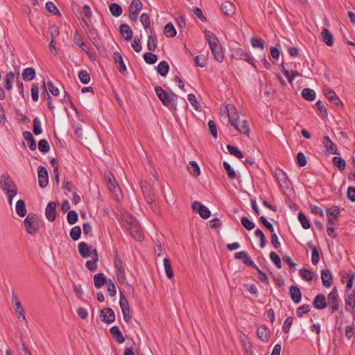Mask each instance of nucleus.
I'll use <instances>...</instances> for the list:
<instances>
[{"label": "nucleus", "mask_w": 355, "mask_h": 355, "mask_svg": "<svg viewBox=\"0 0 355 355\" xmlns=\"http://www.w3.org/2000/svg\"><path fill=\"white\" fill-rule=\"evenodd\" d=\"M105 178L107 181L109 189L112 192H115L117 187V182L115 180L113 174L110 172L106 173Z\"/></svg>", "instance_id": "nucleus-29"}, {"label": "nucleus", "mask_w": 355, "mask_h": 355, "mask_svg": "<svg viewBox=\"0 0 355 355\" xmlns=\"http://www.w3.org/2000/svg\"><path fill=\"white\" fill-rule=\"evenodd\" d=\"M164 266L165 268V272L168 279H171L173 277V271L171 267V260L168 258L164 259Z\"/></svg>", "instance_id": "nucleus-44"}, {"label": "nucleus", "mask_w": 355, "mask_h": 355, "mask_svg": "<svg viewBox=\"0 0 355 355\" xmlns=\"http://www.w3.org/2000/svg\"><path fill=\"white\" fill-rule=\"evenodd\" d=\"M110 332L112 334L113 338L118 343H123L125 341V338L119 329V328L117 326H113L110 328Z\"/></svg>", "instance_id": "nucleus-27"}, {"label": "nucleus", "mask_w": 355, "mask_h": 355, "mask_svg": "<svg viewBox=\"0 0 355 355\" xmlns=\"http://www.w3.org/2000/svg\"><path fill=\"white\" fill-rule=\"evenodd\" d=\"M78 77L80 82L83 84H87L90 81V75L86 70H80L78 73Z\"/></svg>", "instance_id": "nucleus-51"}, {"label": "nucleus", "mask_w": 355, "mask_h": 355, "mask_svg": "<svg viewBox=\"0 0 355 355\" xmlns=\"http://www.w3.org/2000/svg\"><path fill=\"white\" fill-rule=\"evenodd\" d=\"M70 236L73 241H77L81 235V229L79 226H75L70 231Z\"/></svg>", "instance_id": "nucleus-58"}, {"label": "nucleus", "mask_w": 355, "mask_h": 355, "mask_svg": "<svg viewBox=\"0 0 355 355\" xmlns=\"http://www.w3.org/2000/svg\"><path fill=\"white\" fill-rule=\"evenodd\" d=\"M94 256H92V259L88 260L86 262V267L91 272H94L97 269V261L98 260V255L97 253V250L96 249L93 250Z\"/></svg>", "instance_id": "nucleus-28"}, {"label": "nucleus", "mask_w": 355, "mask_h": 355, "mask_svg": "<svg viewBox=\"0 0 355 355\" xmlns=\"http://www.w3.org/2000/svg\"><path fill=\"white\" fill-rule=\"evenodd\" d=\"M298 220L304 229L307 230L310 227V222L302 212L298 213Z\"/></svg>", "instance_id": "nucleus-53"}, {"label": "nucleus", "mask_w": 355, "mask_h": 355, "mask_svg": "<svg viewBox=\"0 0 355 355\" xmlns=\"http://www.w3.org/2000/svg\"><path fill=\"white\" fill-rule=\"evenodd\" d=\"M313 305L315 309L321 310L327 306L326 297L323 294H318L313 302Z\"/></svg>", "instance_id": "nucleus-21"}, {"label": "nucleus", "mask_w": 355, "mask_h": 355, "mask_svg": "<svg viewBox=\"0 0 355 355\" xmlns=\"http://www.w3.org/2000/svg\"><path fill=\"white\" fill-rule=\"evenodd\" d=\"M275 174L280 187H283L286 189L289 188V186L291 185V182L287 175L282 169L279 168H276Z\"/></svg>", "instance_id": "nucleus-10"}, {"label": "nucleus", "mask_w": 355, "mask_h": 355, "mask_svg": "<svg viewBox=\"0 0 355 355\" xmlns=\"http://www.w3.org/2000/svg\"><path fill=\"white\" fill-rule=\"evenodd\" d=\"M38 149L40 152L46 153L50 150V145L47 140L41 139L38 143Z\"/></svg>", "instance_id": "nucleus-56"}, {"label": "nucleus", "mask_w": 355, "mask_h": 355, "mask_svg": "<svg viewBox=\"0 0 355 355\" xmlns=\"http://www.w3.org/2000/svg\"><path fill=\"white\" fill-rule=\"evenodd\" d=\"M38 181L39 185L42 188L47 186L49 182L48 171L44 166H39L38 168Z\"/></svg>", "instance_id": "nucleus-17"}, {"label": "nucleus", "mask_w": 355, "mask_h": 355, "mask_svg": "<svg viewBox=\"0 0 355 355\" xmlns=\"http://www.w3.org/2000/svg\"><path fill=\"white\" fill-rule=\"evenodd\" d=\"M328 302L330 305L331 313H335L338 309V294L336 287H334L327 296Z\"/></svg>", "instance_id": "nucleus-7"}, {"label": "nucleus", "mask_w": 355, "mask_h": 355, "mask_svg": "<svg viewBox=\"0 0 355 355\" xmlns=\"http://www.w3.org/2000/svg\"><path fill=\"white\" fill-rule=\"evenodd\" d=\"M141 39V36L139 37L136 36L132 43V46L136 52H140L142 49Z\"/></svg>", "instance_id": "nucleus-62"}, {"label": "nucleus", "mask_w": 355, "mask_h": 355, "mask_svg": "<svg viewBox=\"0 0 355 355\" xmlns=\"http://www.w3.org/2000/svg\"><path fill=\"white\" fill-rule=\"evenodd\" d=\"M345 309L355 315V292L352 291L345 295Z\"/></svg>", "instance_id": "nucleus-14"}, {"label": "nucleus", "mask_w": 355, "mask_h": 355, "mask_svg": "<svg viewBox=\"0 0 355 355\" xmlns=\"http://www.w3.org/2000/svg\"><path fill=\"white\" fill-rule=\"evenodd\" d=\"M143 7L142 2L140 0H132L130 5L129 6V12H134L139 13Z\"/></svg>", "instance_id": "nucleus-40"}, {"label": "nucleus", "mask_w": 355, "mask_h": 355, "mask_svg": "<svg viewBox=\"0 0 355 355\" xmlns=\"http://www.w3.org/2000/svg\"><path fill=\"white\" fill-rule=\"evenodd\" d=\"M321 279L322 284L325 287H330L333 283V276L329 269L322 270L321 272Z\"/></svg>", "instance_id": "nucleus-23"}, {"label": "nucleus", "mask_w": 355, "mask_h": 355, "mask_svg": "<svg viewBox=\"0 0 355 355\" xmlns=\"http://www.w3.org/2000/svg\"><path fill=\"white\" fill-rule=\"evenodd\" d=\"M78 214L76 211L71 210L68 211L67 221L70 225L75 224L78 220Z\"/></svg>", "instance_id": "nucleus-61"}, {"label": "nucleus", "mask_w": 355, "mask_h": 355, "mask_svg": "<svg viewBox=\"0 0 355 355\" xmlns=\"http://www.w3.org/2000/svg\"><path fill=\"white\" fill-rule=\"evenodd\" d=\"M114 59L115 62L119 64L118 69L121 73H123L126 71V66L123 62V57L119 52L116 51L114 53Z\"/></svg>", "instance_id": "nucleus-33"}, {"label": "nucleus", "mask_w": 355, "mask_h": 355, "mask_svg": "<svg viewBox=\"0 0 355 355\" xmlns=\"http://www.w3.org/2000/svg\"><path fill=\"white\" fill-rule=\"evenodd\" d=\"M23 136H24V139L27 141L28 146L29 148L31 150H35L36 147H37L36 141H35L33 135L31 134V132L29 131H25L23 133Z\"/></svg>", "instance_id": "nucleus-34"}, {"label": "nucleus", "mask_w": 355, "mask_h": 355, "mask_svg": "<svg viewBox=\"0 0 355 355\" xmlns=\"http://www.w3.org/2000/svg\"><path fill=\"white\" fill-rule=\"evenodd\" d=\"M155 91L164 106L168 107L171 110H176L178 95L173 92L169 94L159 86L155 87Z\"/></svg>", "instance_id": "nucleus-3"}, {"label": "nucleus", "mask_w": 355, "mask_h": 355, "mask_svg": "<svg viewBox=\"0 0 355 355\" xmlns=\"http://www.w3.org/2000/svg\"><path fill=\"white\" fill-rule=\"evenodd\" d=\"M270 259L278 269L282 268V266L281 258L275 252L272 251L270 253Z\"/></svg>", "instance_id": "nucleus-49"}, {"label": "nucleus", "mask_w": 355, "mask_h": 355, "mask_svg": "<svg viewBox=\"0 0 355 355\" xmlns=\"http://www.w3.org/2000/svg\"><path fill=\"white\" fill-rule=\"evenodd\" d=\"M15 80V73L13 71H9L5 76V89L6 90H11L12 88V83Z\"/></svg>", "instance_id": "nucleus-37"}, {"label": "nucleus", "mask_w": 355, "mask_h": 355, "mask_svg": "<svg viewBox=\"0 0 355 355\" xmlns=\"http://www.w3.org/2000/svg\"><path fill=\"white\" fill-rule=\"evenodd\" d=\"M46 8L49 12H51L55 15H58V16L61 15L60 12L58 9L57 6L52 1H48L46 3Z\"/></svg>", "instance_id": "nucleus-55"}, {"label": "nucleus", "mask_w": 355, "mask_h": 355, "mask_svg": "<svg viewBox=\"0 0 355 355\" xmlns=\"http://www.w3.org/2000/svg\"><path fill=\"white\" fill-rule=\"evenodd\" d=\"M332 162L334 166H337L340 171H343L345 168V161L340 157H334Z\"/></svg>", "instance_id": "nucleus-52"}, {"label": "nucleus", "mask_w": 355, "mask_h": 355, "mask_svg": "<svg viewBox=\"0 0 355 355\" xmlns=\"http://www.w3.org/2000/svg\"><path fill=\"white\" fill-rule=\"evenodd\" d=\"M144 59L147 64H153L157 62V56L151 52H147L144 55Z\"/></svg>", "instance_id": "nucleus-50"}, {"label": "nucleus", "mask_w": 355, "mask_h": 355, "mask_svg": "<svg viewBox=\"0 0 355 355\" xmlns=\"http://www.w3.org/2000/svg\"><path fill=\"white\" fill-rule=\"evenodd\" d=\"M164 33L166 37H175L177 33L176 30H175L174 26L172 24V23H168L164 26Z\"/></svg>", "instance_id": "nucleus-45"}, {"label": "nucleus", "mask_w": 355, "mask_h": 355, "mask_svg": "<svg viewBox=\"0 0 355 355\" xmlns=\"http://www.w3.org/2000/svg\"><path fill=\"white\" fill-rule=\"evenodd\" d=\"M147 48L150 51H154L157 48V38L155 36L149 35L147 42Z\"/></svg>", "instance_id": "nucleus-57"}, {"label": "nucleus", "mask_w": 355, "mask_h": 355, "mask_svg": "<svg viewBox=\"0 0 355 355\" xmlns=\"http://www.w3.org/2000/svg\"><path fill=\"white\" fill-rule=\"evenodd\" d=\"M321 36L322 37V41L327 46H332L334 44V37L333 35L330 33V31L327 28H323L321 33Z\"/></svg>", "instance_id": "nucleus-32"}, {"label": "nucleus", "mask_w": 355, "mask_h": 355, "mask_svg": "<svg viewBox=\"0 0 355 355\" xmlns=\"http://www.w3.org/2000/svg\"><path fill=\"white\" fill-rule=\"evenodd\" d=\"M254 234L260 239V248H263L266 244V239L263 232L260 229H257L254 232Z\"/></svg>", "instance_id": "nucleus-59"}, {"label": "nucleus", "mask_w": 355, "mask_h": 355, "mask_svg": "<svg viewBox=\"0 0 355 355\" xmlns=\"http://www.w3.org/2000/svg\"><path fill=\"white\" fill-rule=\"evenodd\" d=\"M169 71V65L167 62L162 61L157 66V72L162 76H166Z\"/></svg>", "instance_id": "nucleus-43"}, {"label": "nucleus", "mask_w": 355, "mask_h": 355, "mask_svg": "<svg viewBox=\"0 0 355 355\" xmlns=\"http://www.w3.org/2000/svg\"><path fill=\"white\" fill-rule=\"evenodd\" d=\"M204 33L214 59L218 62H222L224 60V53L218 37L207 30Z\"/></svg>", "instance_id": "nucleus-2"}, {"label": "nucleus", "mask_w": 355, "mask_h": 355, "mask_svg": "<svg viewBox=\"0 0 355 355\" xmlns=\"http://www.w3.org/2000/svg\"><path fill=\"white\" fill-rule=\"evenodd\" d=\"M56 204L54 202H50L48 203L46 207V217L48 220L53 222L56 218Z\"/></svg>", "instance_id": "nucleus-22"}, {"label": "nucleus", "mask_w": 355, "mask_h": 355, "mask_svg": "<svg viewBox=\"0 0 355 355\" xmlns=\"http://www.w3.org/2000/svg\"><path fill=\"white\" fill-rule=\"evenodd\" d=\"M12 302H15V311L17 314H18V318L22 317L23 320H26V317L24 315V311L23 307L21 306V302L18 300L17 297L15 295H12Z\"/></svg>", "instance_id": "nucleus-30"}, {"label": "nucleus", "mask_w": 355, "mask_h": 355, "mask_svg": "<svg viewBox=\"0 0 355 355\" xmlns=\"http://www.w3.org/2000/svg\"><path fill=\"white\" fill-rule=\"evenodd\" d=\"M141 187L144 197L147 203H153V201H155V195L152 191L150 185L148 182H141Z\"/></svg>", "instance_id": "nucleus-13"}, {"label": "nucleus", "mask_w": 355, "mask_h": 355, "mask_svg": "<svg viewBox=\"0 0 355 355\" xmlns=\"http://www.w3.org/2000/svg\"><path fill=\"white\" fill-rule=\"evenodd\" d=\"M289 293L293 302L298 304L302 299V293L297 286H291L289 288Z\"/></svg>", "instance_id": "nucleus-26"}, {"label": "nucleus", "mask_w": 355, "mask_h": 355, "mask_svg": "<svg viewBox=\"0 0 355 355\" xmlns=\"http://www.w3.org/2000/svg\"><path fill=\"white\" fill-rule=\"evenodd\" d=\"M226 110L227 112V116L229 118V121L232 124V117L235 119V121H239V116L238 112H235V107L232 104H228L226 105Z\"/></svg>", "instance_id": "nucleus-35"}, {"label": "nucleus", "mask_w": 355, "mask_h": 355, "mask_svg": "<svg viewBox=\"0 0 355 355\" xmlns=\"http://www.w3.org/2000/svg\"><path fill=\"white\" fill-rule=\"evenodd\" d=\"M231 56L234 59L245 60L252 65L254 68H256V65L249 53L241 47L232 49Z\"/></svg>", "instance_id": "nucleus-6"}, {"label": "nucleus", "mask_w": 355, "mask_h": 355, "mask_svg": "<svg viewBox=\"0 0 355 355\" xmlns=\"http://www.w3.org/2000/svg\"><path fill=\"white\" fill-rule=\"evenodd\" d=\"M328 218V224L336 225L338 222V218L340 214V209L338 206H334L326 210Z\"/></svg>", "instance_id": "nucleus-8"}, {"label": "nucleus", "mask_w": 355, "mask_h": 355, "mask_svg": "<svg viewBox=\"0 0 355 355\" xmlns=\"http://www.w3.org/2000/svg\"><path fill=\"white\" fill-rule=\"evenodd\" d=\"M16 211L17 214L21 217H24L26 214L27 210L26 208L25 202L23 200H19L17 202Z\"/></svg>", "instance_id": "nucleus-38"}, {"label": "nucleus", "mask_w": 355, "mask_h": 355, "mask_svg": "<svg viewBox=\"0 0 355 355\" xmlns=\"http://www.w3.org/2000/svg\"><path fill=\"white\" fill-rule=\"evenodd\" d=\"M119 31L122 37L125 41H130L132 38V31L129 25L126 24H122L119 26Z\"/></svg>", "instance_id": "nucleus-24"}, {"label": "nucleus", "mask_w": 355, "mask_h": 355, "mask_svg": "<svg viewBox=\"0 0 355 355\" xmlns=\"http://www.w3.org/2000/svg\"><path fill=\"white\" fill-rule=\"evenodd\" d=\"M2 190L6 193L10 205H12V198L17 193V187L15 183L8 175L4 180L0 181Z\"/></svg>", "instance_id": "nucleus-4"}, {"label": "nucleus", "mask_w": 355, "mask_h": 355, "mask_svg": "<svg viewBox=\"0 0 355 355\" xmlns=\"http://www.w3.org/2000/svg\"><path fill=\"white\" fill-rule=\"evenodd\" d=\"M300 274L307 282L311 281L313 278V272L307 268H302L300 270Z\"/></svg>", "instance_id": "nucleus-48"}, {"label": "nucleus", "mask_w": 355, "mask_h": 355, "mask_svg": "<svg viewBox=\"0 0 355 355\" xmlns=\"http://www.w3.org/2000/svg\"><path fill=\"white\" fill-rule=\"evenodd\" d=\"M302 97L306 101H313L315 98L316 94L313 89L310 88H304L302 91Z\"/></svg>", "instance_id": "nucleus-39"}, {"label": "nucleus", "mask_w": 355, "mask_h": 355, "mask_svg": "<svg viewBox=\"0 0 355 355\" xmlns=\"http://www.w3.org/2000/svg\"><path fill=\"white\" fill-rule=\"evenodd\" d=\"M227 148L231 155H234L235 157H236L238 158L241 159L244 157L243 153L238 148H236L234 146L229 144L227 146Z\"/></svg>", "instance_id": "nucleus-47"}, {"label": "nucleus", "mask_w": 355, "mask_h": 355, "mask_svg": "<svg viewBox=\"0 0 355 355\" xmlns=\"http://www.w3.org/2000/svg\"><path fill=\"white\" fill-rule=\"evenodd\" d=\"M188 169L190 173L194 177L198 176L200 173V167L195 161H191L189 162Z\"/></svg>", "instance_id": "nucleus-42"}, {"label": "nucleus", "mask_w": 355, "mask_h": 355, "mask_svg": "<svg viewBox=\"0 0 355 355\" xmlns=\"http://www.w3.org/2000/svg\"><path fill=\"white\" fill-rule=\"evenodd\" d=\"M221 11L227 16H232L235 13L236 7L233 3L226 1L220 6Z\"/></svg>", "instance_id": "nucleus-25"}, {"label": "nucleus", "mask_w": 355, "mask_h": 355, "mask_svg": "<svg viewBox=\"0 0 355 355\" xmlns=\"http://www.w3.org/2000/svg\"><path fill=\"white\" fill-rule=\"evenodd\" d=\"M234 258L236 259H241L242 261L247 266H250L253 268H257V266L254 263V262L252 260L250 255L247 253V252L243 250L238 252L234 254Z\"/></svg>", "instance_id": "nucleus-15"}, {"label": "nucleus", "mask_w": 355, "mask_h": 355, "mask_svg": "<svg viewBox=\"0 0 355 355\" xmlns=\"http://www.w3.org/2000/svg\"><path fill=\"white\" fill-rule=\"evenodd\" d=\"M257 334L260 340L268 342L270 337V331L266 325L263 324L257 328Z\"/></svg>", "instance_id": "nucleus-20"}, {"label": "nucleus", "mask_w": 355, "mask_h": 355, "mask_svg": "<svg viewBox=\"0 0 355 355\" xmlns=\"http://www.w3.org/2000/svg\"><path fill=\"white\" fill-rule=\"evenodd\" d=\"M121 218L130 235L137 241H141L144 239V233L138 220L129 214H122Z\"/></svg>", "instance_id": "nucleus-1"}, {"label": "nucleus", "mask_w": 355, "mask_h": 355, "mask_svg": "<svg viewBox=\"0 0 355 355\" xmlns=\"http://www.w3.org/2000/svg\"><path fill=\"white\" fill-rule=\"evenodd\" d=\"M107 282L108 280H107L105 275L102 272L96 274L94 277V286L97 288H101Z\"/></svg>", "instance_id": "nucleus-31"}, {"label": "nucleus", "mask_w": 355, "mask_h": 355, "mask_svg": "<svg viewBox=\"0 0 355 355\" xmlns=\"http://www.w3.org/2000/svg\"><path fill=\"white\" fill-rule=\"evenodd\" d=\"M35 71L32 67H28L24 69L22 78L25 81H31L35 78Z\"/></svg>", "instance_id": "nucleus-36"}, {"label": "nucleus", "mask_w": 355, "mask_h": 355, "mask_svg": "<svg viewBox=\"0 0 355 355\" xmlns=\"http://www.w3.org/2000/svg\"><path fill=\"white\" fill-rule=\"evenodd\" d=\"M322 142L326 149L327 153L332 155L338 154L336 145L328 136H324Z\"/></svg>", "instance_id": "nucleus-18"}, {"label": "nucleus", "mask_w": 355, "mask_h": 355, "mask_svg": "<svg viewBox=\"0 0 355 355\" xmlns=\"http://www.w3.org/2000/svg\"><path fill=\"white\" fill-rule=\"evenodd\" d=\"M223 166L227 172L228 178L230 180H234L236 178V175L234 170L232 168L231 165L227 162L224 161L223 162Z\"/></svg>", "instance_id": "nucleus-46"}, {"label": "nucleus", "mask_w": 355, "mask_h": 355, "mask_svg": "<svg viewBox=\"0 0 355 355\" xmlns=\"http://www.w3.org/2000/svg\"><path fill=\"white\" fill-rule=\"evenodd\" d=\"M209 130L214 138H217V127L215 122L213 120H210L208 122Z\"/></svg>", "instance_id": "nucleus-63"}, {"label": "nucleus", "mask_w": 355, "mask_h": 355, "mask_svg": "<svg viewBox=\"0 0 355 355\" xmlns=\"http://www.w3.org/2000/svg\"><path fill=\"white\" fill-rule=\"evenodd\" d=\"M78 252L83 258H87L94 256L92 246L88 245L85 242H80L78 246Z\"/></svg>", "instance_id": "nucleus-19"}, {"label": "nucleus", "mask_w": 355, "mask_h": 355, "mask_svg": "<svg viewBox=\"0 0 355 355\" xmlns=\"http://www.w3.org/2000/svg\"><path fill=\"white\" fill-rule=\"evenodd\" d=\"M324 93L329 101L336 107H343V104L340 99L338 97L336 92L329 87L324 89Z\"/></svg>", "instance_id": "nucleus-12"}, {"label": "nucleus", "mask_w": 355, "mask_h": 355, "mask_svg": "<svg viewBox=\"0 0 355 355\" xmlns=\"http://www.w3.org/2000/svg\"><path fill=\"white\" fill-rule=\"evenodd\" d=\"M310 311V306L309 304H303L298 307L296 311L297 315L301 318L304 313H306Z\"/></svg>", "instance_id": "nucleus-64"}, {"label": "nucleus", "mask_w": 355, "mask_h": 355, "mask_svg": "<svg viewBox=\"0 0 355 355\" xmlns=\"http://www.w3.org/2000/svg\"><path fill=\"white\" fill-rule=\"evenodd\" d=\"M24 226L26 232L32 235H35L39 230V219L37 216L33 213H29L24 221Z\"/></svg>", "instance_id": "nucleus-5"}, {"label": "nucleus", "mask_w": 355, "mask_h": 355, "mask_svg": "<svg viewBox=\"0 0 355 355\" xmlns=\"http://www.w3.org/2000/svg\"><path fill=\"white\" fill-rule=\"evenodd\" d=\"M242 225L248 230H252L254 228L255 224L250 220L247 216H243L241 219Z\"/></svg>", "instance_id": "nucleus-54"}, {"label": "nucleus", "mask_w": 355, "mask_h": 355, "mask_svg": "<svg viewBox=\"0 0 355 355\" xmlns=\"http://www.w3.org/2000/svg\"><path fill=\"white\" fill-rule=\"evenodd\" d=\"M100 318L103 322L107 324H110L114 322L115 314L112 309L105 308L101 310L100 313Z\"/></svg>", "instance_id": "nucleus-16"}, {"label": "nucleus", "mask_w": 355, "mask_h": 355, "mask_svg": "<svg viewBox=\"0 0 355 355\" xmlns=\"http://www.w3.org/2000/svg\"><path fill=\"white\" fill-rule=\"evenodd\" d=\"M192 209L194 212L198 213L204 219L208 218L211 215L209 209L198 201L192 203Z\"/></svg>", "instance_id": "nucleus-9"}, {"label": "nucleus", "mask_w": 355, "mask_h": 355, "mask_svg": "<svg viewBox=\"0 0 355 355\" xmlns=\"http://www.w3.org/2000/svg\"><path fill=\"white\" fill-rule=\"evenodd\" d=\"M110 11L112 13V15L114 17H119L123 12L122 7L116 3H112L109 6Z\"/></svg>", "instance_id": "nucleus-41"}, {"label": "nucleus", "mask_w": 355, "mask_h": 355, "mask_svg": "<svg viewBox=\"0 0 355 355\" xmlns=\"http://www.w3.org/2000/svg\"><path fill=\"white\" fill-rule=\"evenodd\" d=\"M239 132L248 135L250 133V128L248 124V121L245 119L242 121H235L234 119L232 117V124H231Z\"/></svg>", "instance_id": "nucleus-11"}, {"label": "nucleus", "mask_w": 355, "mask_h": 355, "mask_svg": "<svg viewBox=\"0 0 355 355\" xmlns=\"http://www.w3.org/2000/svg\"><path fill=\"white\" fill-rule=\"evenodd\" d=\"M33 133L35 135H39L42 133V130L41 128V123L40 119L37 117H35L33 119Z\"/></svg>", "instance_id": "nucleus-60"}]
</instances>
